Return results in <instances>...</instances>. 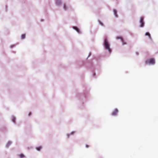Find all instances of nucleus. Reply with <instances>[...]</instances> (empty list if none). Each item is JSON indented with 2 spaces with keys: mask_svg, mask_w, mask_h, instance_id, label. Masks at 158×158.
<instances>
[{
  "mask_svg": "<svg viewBox=\"0 0 158 158\" xmlns=\"http://www.w3.org/2000/svg\"><path fill=\"white\" fill-rule=\"evenodd\" d=\"M56 3L58 5H59L61 3V1L60 0H56Z\"/></svg>",
  "mask_w": 158,
  "mask_h": 158,
  "instance_id": "nucleus-7",
  "label": "nucleus"
},
{
  "mask_svg": "<svg viewBox=\"0 0 158 158\" xmlns=\"http://www.w3.org/2000/svg\"><path fill=\"white\" fill-rule=\"evenodd\" d=\"M12 120H13V121L14 123H15V118H13V119H12Z\"/></svg>",
  "mask_w": 158,
  "mask_h": 158,
  "instance_id": "nucleus-14",
  "label": "nucleus"
},
{
  "mask_svg": "<svg viewBox=\"0 0 158 158\" xmlns=\"http://www.w3.org/2000/svg\"><path fill=\"white\" fill-rule=\"evenodd\" d=\"M64 10H66L67 9L66 5L65 4H64Z\"/></svg>",
  "mask_w": 158,
  "mask_h": 158,
  "instance_id": "nucleus-13",
  "label": "nucleus"
},
{
  "mask_svg": "<svg viewBox=\"0 0 158 158\" xmlns=\"http://www.w3.org/2000/svg\"><path fill=\"white\" fill-rule=\"evenodd\" d=\"M140 22L141 23L140 27H142L144 26V23L143 22V18L141 17L140 19Z\"/></svg>",
  "mask_w": 158,
  "mask_h": 158,
  "instance_id": "nucleus-3",
  "label": "nucleus"
},
{
  "mask_svg": "<svg viewBox=\"0 0 158 158\" xmlns=\"http://www.w3.org/2000/svg\"><path fill=\"white\" fill-rule=\"evenodd\" d=\"M74 28L76 30V31L78 32L79 33V30L76 27H74Z\"/></svg>",
  "mask_w": 158,
  "mask_h": 158,
  "instance_id": "nucleus-12",
  "label": "nucleus"
},
{
  "mask_svg": "<svg viewBox=\"0 0 158 158\" xmlns=\"http://www.w3.org/2000/svg\"><path fill=\"white\" fill-rule=\"evenodd\" d=\"M19 156L21 158H23L24 157V155L23 154H20L19 155Z\"/></svg>",
  "mask_w": 158,
  "mask_h": 158,
  "instance_id": "nucleus-10",
  "label": "nucleus"
},
{
  "mask_svg": "<svg viewBox=\"0 0 158 158\" xmlns=\"http://www.w3.org/2000/svg\"><path fill=\"white\" fill-rule=\"evenodd\" d=\"M145 64H154L155 63V60L153 58H151L149 60H146L145 61Z\"/></svg>",
  "mask_w": 158,
  "mask_h": 158,
  "instance_id": "nucleus-2",
  "label": "nucleus"
},
{
  "mask_svg": "<svg viewBox=\"0 0 158 158\" xmlns=\"http://www.w3.org/2000/svg\"><path fill=\"white\" fill-rule=\"evenodd\" d=\"M116 38L117 39H120L122 42L123 44L124 45L126 44V43L123 42V39L121 36H118L116 37Z\"/></svg>",
  "mask_w": 158,
  "mask_h": 158,
  "instance_id": "nucleus-4",
  "label": "nucleus"
},
{
  "mask_svg": "<svg viewBox=\"0 0 158 158\" xmlns=\"http://www.w3.org/2000/svg\"><path fill=\"white\" fill-rule=\"evenodd\" d=\"M31 114V113H30L29 114V115L30 116Z\"/></svg>",
  "mask_w": 158,
  "mask_h": 158,
  "instance_id": "nucleus-16",
  "label": "nucleus"
},
{
  "mask_svg": "<svg viewBox=\"0 0 158 158\" xmlns=\"http://www.w3.org/2000/svg\"><path fill=\"white\" fill-rule=\"evenodd\" d=\"M118 112V110L117 109H115L114 111L112 112V114L113 115H116Z\"/></svg>",
  "mask_w": 158,
  "mask_h": 158,
  "instance_id": "nucleus-5",
  "label": "nucleus"
},
{
  "mask_svg": "<svg viewBox=\"0 0 158 158\" xmlns=\"http://www.w3.org/2000/svg\"><path fill=\"white\" fill-rule=\"evenodd\" d=\"M102 25V23H100Z\"/></svg>",
  "mask_w": 158,
  "mask_h": 158,
  "instance_id": "nucleus-17",
  "label": "nucleus"
},
{
  "mask_svg": "<svg viewBox=\"0 0 158 158\" xmlns=\"http://www.w3.org/2000/svg\"><path fill=\"white\" fill-rule=\"evenodd\" d=\"M104 44V46H105V48L106 49L108 50L109 52L110 53L111 52V50L110 48L109 44L108 41H107L106 39H105Z\"/></svg>",
  "mask_w": 158,
  "mask_h": 158,
  "instance_id": "nucleus-1",
  "label": "nucleus"
},
{
  "mask_svg": "<svg viewBox=\"0 0 158 158\" xmlns=\"http://www.w3.org/2000/svg\"><path fill=\"white\" fill-rule=\"evenodd\" d=\"M85 146L87 148H88L89 147V145H86Z\"/></svg>",
  "mask_w": 158,
  "mask_h": 158,
  "instance_id": "nucleus-15",
  "label": "nucleus"
},
{
  "mask_svg": "<svg viewBox=\"0 0 158 158\" xmlns=\"http://www.w3.org/2000/svg\"><path fill=\"white\" fill-rule=\"evenodd\" d=\"M42 147L40 146L36 148V149L37 150L40 151L42 148Z\"/></svg>",
  "mask_w": 158,
  "mask_h": 158,
  "instance_id": "nucleus-9",
  "label": "nucleus"
},
{
  "mask_svg": "<svg viewBox=\"0 0 158 158\" xmlns=\"http://www.w3.org/2000/svg\"><path fill=\"white\" fill-rule=\"evenodd\" d=\"M145 35L148 36L149 38L150 39H151V36L150 35L149 32H146L145 33Z\"/></svg>",
  "mask_w": 158,
  "mask_h": 158,
  "instance_id": "nucleus-6",
  "label": "nucleus"
},
{
  "mask_svg": "<svg viewBox=\"0 0 158 158\" xmlns=\"http://www.w3.org/2000/svg\"><path fill=\"white\" fill-rule=\"evenodd\" d=\"M25 37V35L24 34H22L21 35V38L22 39H24Z\"/></svg>",
  "mask_w": 158,
  "mask_h": 158,
  "instance_id": "nucleus-11",
  "label": "nucleus"
},
{
  "mask_svg": "<svg viewBox=\"0 0 158 158\" xmlns=\"http://www.w3.org/2000/svg\"><path fill=\"white\" fill-rule=\"evenodd\" d=\"M114 15L116 17H117V11L115 10H114Z\"/></svg>",
  "mask_w": 158,
  "mask_h": 158,
  "instance_id": "nucleus-8",
  "label": "nucleus"
}]
</instances>
